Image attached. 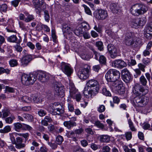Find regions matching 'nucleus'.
<instances>
[{
	"mask_svg": "<svg viewBox=\"0 0 152 152\" xmlns=\"http://www.w3.org/2000/svg\"><path fill=\"white\" fill-rule=\"evenodd\" d=\"M37 80L36 75L33 74L27 75L23 74L21 77L22 84L26 86L32 85Z\"/></svg>",
	"mask_w": 152,
	"mask_h": 152,
	"instance_id": "4",
	"label": "nucleus"
},
{
	"mask_svg": "<svg viewBox=\"0 0 152 152\" xmlns=\"http://www.w3.org/2000/svg\"><path fill=\"white\" fill-rule=\"evenodd\" d=\"M86 85L88 89L93 91L95 93H98L99 90V82L95 79H91L87 82Z\"/></svg>",
	"mask_w": 152,
	"mask_h": 152,
	"instance_id": "6",
	"label": "nucleus"
},
{
	"mask_svg": "<svg viewBox=\"0 0 152 152\" xmlns=\"http://www.w3.org/2000/svg\"><path fill=\"white\" fill-rule=\"evenodd\" d=\"M106 33L112 38H115L116 37V34L114 32L110 29H107L105 31Z\"/></svg>",
	"mask_w": 152,
	"mask_h": 152,
	"instance_id": "42",
	"label": "nucleus"
},
{
	"mask_svg": "<svg viewBox=\"0 0 152 152\" xmlns=\"http://www.w3.org/2000/svg\"><path fill=\"white\" fill-rule=\"evenodd\" d=\"M90 69V66L87 64H84L83 67L80 68V69H83V70L86 71L87 72L89 73V69Z\"/></svg>",
	"mask_w": 152,
	"mask_h": 152,
	"instance_id": "57",
	"label": "nucleus"
},
{
	"mask_svg": "<svg viewBox=\"0 0 152 152\" xmlns=\"http://www.w3.org/2000/svg\"><path fill=\"white\" fill-rule=\"evenodd\" d=\"M15 117L14 115L5 118V121L6 123L10 124H11L14 120L15 119Z\"/></svg>",
	"mask_w": 152,
	"mask_h": 152,
	"instance_id": "49",
	"label": "nucleus"
},
{
	"mask_svg": "<svg viewBox=\"0 0 152 152\" xmlns=\"http://www.w3.org/2000/svg\"><path fill=\"white\" fill-rule=\"evenodd\" d=\"M75 132L70 131L67 133V136L68 137L73 138V140L75 141L77 140L76 137L75 136Z\"/></svg>",
	"mask_w": 152,
	"mask_h": 152,
	"instance_id": "38",
	"label": "nucleus"
},
{
	"mask_svg": "<svg viewBox=\"0 0 152 152\" xmlns=\"http://www.w3.org/2000/svg\"><path fill=\"white\" fill-rule=\"evenodd\" d=\"M15 50L18 52H20L23 50L22 48L20 45L19 44H16L14 46Z\"/></svg>",
	"mask_w": 152,
	"mask_h": 152,
	"instance_id": "55",
	"label": "nucleus"
},
{
	"mask_svg": "<svg viewBox=\"0 0 152 152\" xmlns=\"http://www.w3.org/2000/svg\"><path fill=\"white\" fill-rule=\"evenodd\" d=\"M142 127L145 130L149 129L150 130H152V128L150 127V124L146 123H144Z\"/></svg>",
	"mask_w": 152,
	"mask_h": 152,
	"instance_id": "59",
	"label": "nucleus"
},
{
	"mask_svg": "<svg viewBox=\"0 0 152 152\" xmlns=\"http://www.w3.org/2000/svg\"><path fill=\"white\" fill-rule=\"evenodd\" d=\"M140 91L141 92V96H143L148 93L149 88L148 87L140 86Z\"/></svg>",
	"mask_w": 152,
	"mask_h": 152,
	"instance_id": "28",
	"label": "nucleus"
},
{
	"mask_svg": "<svg viewBox=\"0 0 152 152\" xmlns=\"http://www.w3.org/2000/svg\"><path fill=\"white\" fill-rule=\"evenodd\" d=\"M32 2L34 5L39 8L44 4V1L43 0H33Z\"/></svg>",
	"mask_w": 152,
	"mask_h": 152,
	"instance_id": "26",
	"label": "nucleus"
},
{
	"mask_svg": "<svg viewBox=\"0 0 152 152\" xmlns=\"http://www.w3.org/2000/svg\"><path fill=\"white\" fill-rule=\"evenodd\" d=\"M125 135L126 139L127 140H130L132 138V133L131 132H126Z\"/></svg>",
	"mask_w": 152,
	"mask_h": 152,
	"instance_id": "58",
	"label": "nucleus"
},
{
	"mask_svg": "<svg viewBox=\"0 0 152 152\" xmlns=\"http://www.w3.org/2000/svg\"><path fill=\"white\" fill-rule=\"evenodd\" d=\"M62 30L64 33L68 34L72 33V29L69 24L64 23L62 25Z\"/></svg>",
	"mask_w": 152,
	"mask_h": 152,
	"instance_id": "20",
	"label": "nucleus"
},
{
	"mask_svg": "<svg viewBox=\"0 0 152 152\" xmlns=\"http://www.w3.org/2000/svg\"><path fill=\"white\" fill-rule=\"evenodd\" d=\"M8 9V6L5 4H2L0 6V11L1 13H6Z\"/></svg>",
	"mask_w": 152,
	"mask_h": 152,
	"instance_id": "36",
	"label": "nucleus"
},
{
	"mask_svg": "<svg viewBox=\"0 0 152 152\" xmlns=\"http://www.w3.org/2000/svg\"><path fill=\"white\" fill-rule=\"evenodd\" d=\"M83 30L79 25L76 28L74 31V33L77 36H79L83 33Z\"/></svg>",
	"mask_w": 152,
	"mask_h": 152,
	"instance_id": "31",
	"label": "nucleus"
},
{
	"mask_svg": "<svg viewBox=\"0 0 152 152\" xmlns=\"http://www.w3.org/2000/svg\"><path fill=\"white\" fill-rule=\"evenodd\" d=\"M146 18L143 17L141 18H137L132 20L131 22V25L133 28H136L139 26H143L146 22Z\"/></svg>",
	"mask_w": 152,
	"mask_h": 152,
	"instance_id": "11",
	"label": "nucleus"
},
{
	"mask_svg": "<svg viewBox=\"0 0 152 152\" xmlns=\"http://www.w3.org/2000/svg\"><path fill=\"white\" fill-rule=\"evenodd\" d=\"M140 86L138 85H135L133 87L132 92L133 94L137 96H141V92L140 91Z\"/></svg>",
	"mask_w": 152,
	"mask_h": 152,
	"instance_id": "24",
	"label": "nucleus"
},
{
	"mask_svg": "<svg viewBox=\"0 0 152 152\" xmlns=\"http://www.w3.org/2000/svg\"><path fill=\"white\" fill-rule=\"evenodd\" d=\"M145 29H146L148 31L152 32V22L149 23L147 25Z\"/></svg>",
	"mask_w": 152,
	"mask_h": 152,
	"instance_id": "62",
	"label": "nucleus"
},
{
	"mask_svg": "<svg viewBox=\"0 0 152 152\" xmlns=\"http://www.w3.org/2000/svg\"><path fill=\"white\" fill-rule=\"evenodd\" d=\"M110 148L108 146H104L102 147V152H110Z\"/></svg>",
	"mask_w": 152,
	"mask_h": 152,
	"instance_id": "64",
	"label": "nucleus"
},
{
	"mask_svg": "<svg viewBox=\"0 0 152 152\" xmlns=\"http://www.w3.org/2000/svg\"><path fill=\"white\" fill-rule=\"evenodd\" d=\"M23 139L22 138L19 137H18L16 138V141L15 143V147L16 148L20 149L23 148L25 147V144L24 143H22Z\"/></svg>",
	"mask_w": 152,
	"mask_h": 152,
	"instance_id": "19",
	"label": "nucleus"
},
{
	"mask_svg": "<svg viewBox=\"0 0 152 152\" xmlns=\"http://www.w3.org/2000/svg\"><path fill=\"white\" fill-rule=\"evenodd\" d=\"M77 93H78V90L76 89L69 90V96L72 98H75V96Z\"/></svg>",
	"mask_w": 152,
	"mask_h": 152,
	"instance_id": "45",
	"label": "nucleus"
},
{
	"mask_svg": "<svg viewBox=\"0 0 152 152\" xmlns=\"http://www.w3.org/2000/svg\"><path fill=\"white\" fill-rule=\"evenodd\" d=\"M77 75L80 79L85 80L88 78L89 73L80 69L77 72Z\"/></svg>",
	"mask_w": 152,
	"mask_h": 152,
	"instance_id": "17",
	"label": "nucleus"
},
{
	"mask_svg": "<svg viewBox=\"0 0 152 152\" xmlns=\"http://www.w3.org/2000/svg\"><path fill=\"white\" fill-rule=\"evenodd\" d=\"M112 66L116 68L121 69L126 66V63L122 60L117 59L113 61Z\"/></svg>",
	"mask_w": 152,
	"mask_h": 152,
	"instance_id": "13",
	"label": "nucleus"
},
{
	"mask_svg": "<svg viewBox=\"0 0 152 152\" xmlns=\"http://www.w3.org/2000/svg\"><path fill=\"white\" fill-rule=\"evenodd\" d=\"M128 123L130 130L133 132L137 131V129L134 126V124L130 119H128Z\"/></svg>",
	"mask_w": 152,
	"mask_h": 152,
	"instance_id": "34",
	"label": "nucleus"
},
{
	"mask_svg": "<svg viewBox=\"0 0 152 152\" xmlns=\"http://www.w3.org/2000/svg\"><path fill=\"white\" fill-rule=\"evenodd\" d=\"M11 128L10 126H5L3 129H0V132L1 133H8L11 131Z\"/></svg>",
	"mask_w": 152,
	"mask_h": 152,
	"instance_id": "40",
	"label": "nucleus"
},
{
	"mask_svg": "<svg viewBox=\"0 0 152 152\" xmlns=\"http://www.w3.org/2000/svg\"><path fill=\"white\" fill-rule=\"evenodd\" d=\"M105 110V106L103 105H100L97 109V111L100 113L104 112Z\"/></svg>",
	"mask_w": 152,
	"mask_h": 152,
	"instance_id": "60",
	"label": "nucleus"
},
{
	"mask_svg": "<svg viewBox=\"0 0 152 152\" xmlns=\"http://www.w3.org/2000/svg\"><path fill=\"white\" fill-rule=\"evenodd\" d=\"M8 42L16 43L18 44L19 43L20 41L18 40L17 37L15 35H13L9 37L7 39Z\"/></svg>",
	"mask_w": 152,
	"mask_h": 152,
	"instance_id": "25",
	"label": "nucleus"
},
{
	"mask_svg": "<svg viewBox=\"0 0 152 152\" xmlns=\"http://www.w3.org/2000/svg\"><path fill=\"white\" fill-rule=\"evenodd\" d=\"M99 61L100 64H104L106 63V59L103 55L100 56L99 57Z\"/></svg>",
	"mask_w": 152,
	"mask_h": 152,
	"instance_id": "52",
	"label": "nucleus"
},
{
	"mask_svg": "<svg viewBox=\"0 0 152 152\" xmlns=\"http://www.w3.org/2000/svg\"><path fill=\"white\" fill-rule=\"evenodd\" d=\"M113 78V82L118 81L120 78V74L119 71L115 69H111Z\"/></svg>",
	"mask_w": 152,
	"mask_h": 152,
	"instance_id": "22",
	"label": "nucleus"
},
{
	"mask_svg": "<svg viewBox=\"0 0 152 152\" xmlns=\"http://www.w3.org/2000/svg\"><path fill=\"white\" fill-rule=\"evenodd\" d=\"M107 50L112 58H115L117 56V50L113 45L109 44L107 45Z\"/></svg>",
	"mask_w": 152,
	"mask_h": 152,
	"instance_id": "15",
	"label": "nucleus"
},
{
	"mask_svg": "<svg viewBox=\"0 0 152 152\" xmlns=\"http://www.w3.org/2000/svg\"><path fill=\"white\" fill-rule=\"evenodd\" d=\"M94 15L97 19L102 20L107 17L108 13L106 10L100 9L96 10L94 12Z\"/></svg>",
	"mask_w": 152,
	"mask_h": 152,
	"instance_id": "9",
	"label": "nucleus"
},
{
	"mask_svg": "<svg viewBox=\"0 0 152 152\" xmlns=\"http://www.w3.org/2000/svg\"><path fill=\"white\" fill-rule=\"evenodd\" d=\"M96 45L98 49L100 51H103L104 50L103 43L101 41L97 42L96 43Z\"/></svg>",
	"mask_w": 152,
	"mask_h": 152,
	"instance_id": "43",
	"label": "nucleus"
},
{
	"mask_svg": "<svg viewBox=\"0 0 152 152\" xmlns=\"http://www.w3.org/2000/svg\"><path fill=\"white\" fill-rule=\"evenodd\" d=\"M82 6L84 7L85 12L87 14L90 15H91V12L89 7L85 4L82 5Z\"/></svg>",
	"mask_w": 152,
	"mask_h": 152,
	"instance_id": "56",
	"label": "nucleus"
},
{
	"mask_svg": "<svg viewBox=\"0 0 152 152\" xmlns=\"http://www.w3.org/2000/svg\"><path fill=\"white\" fill-rule=\"evenodd\" d=\"M48 129L49 132L52 133L56 131V127L52 124H50L48 126Z\"/></svg>",
	"mask_w": 152,
	"mask_h": 152,
	"instance_id": "53",
	"label": "nucleus"
},
{
	"mask_svg": "<svg viewBox=\"0 0 152 152\" xmlns=\"http://www.w3.org/2000/svg\"><path fill=\"white\" fill-rule=\"evenodd\" d=\"M121 76L124 81L128 83L131 80V75L127 69H123L121 72Z\"/></svg>",
	"mask_w": 152,
	"mask_h": 152,
	"instance_id": "14",
	"label": "nucleus"
},
{
	"mask_svg": "<svg viewBox=\"0 0 152 152\" xmlns=\"http://www.w3.org/2000/svg\"><path fill=\"white\" fill-rule=\"evenodd\" d=\"M10 70L8 69H5L2 67H0V75L5 73L7 74H9Z\"/></svg>",
	"mask_w": 152,
	"mask_h": 152,
	"instance_id": "51",
	"label": "nucleus"
},
{
	"mask_svg": "<svg viewBox=\"0 0 152 152\" xmlns=\"http://www.w3.org/2000/svg\"><path fill=\"white\" fill-rule=\"evenodd\" d=\"M144 36L147 39H151L152 37V32L150 31H148L146 29H145L144 31Z\"/></svg>",
	"mask_w": 152,
	"mask_h": 152,
	"instance_id": "41",
	"label": "nucleus"
},
{
	"mask_svg": "<svg viewBox=\"0 0 152 152\" xmlns=\"http://www.w3.org/2000/svg\"><path fill=\"white\" fill-rule=\"evenodd\" d=\"M32 99L34 102L36 103H38L42 102V99L39 97H38L37 94H33L31 96Z\"/></svg>",
	"mask_w": 152,
	"mask_h": 152,
	"instance_id": "32",
	"label": "nucleus"
},
{
	"mask_svg": "<svg viewBox=\"0 0 152 152\" xmlns=\"http://www.w3.org/2000/svg\"><path fill=\"white\" fill-rule=\"evenodd\" d=\"M94 124L98 128L101 129H103L104 127V125L102 123H101L99 121H95Z\"/></svg>",
	"mask_w": 152,
	"mask_h": 152,
	"instance_id": "50",
	"label": "nucleus"
},
{
	"mask_svg": "<svg viewBox=\"0 0 152 152\" xmlns=\"http://www.w3.org/2000/svg\"><path fill=\"white\" fill-rule=\"evenodd\" d=\"M148 10L146 6L140 4H136L131 7V12L132 14L134 16H138L145 13Z\"/></svg>",
	"mask_w": 152,
	"mask_h": 152,
	"instance_id": "1",
	"label": "nucleus"
},
{
	"mask_svg": "<svg viewBox=\"0 0 152 152\" xmlns=\"http://www.w3.org/2000/svg\"><path fill=\"white\" fill-rule=\"evenodd\" d=\"M38 114L41 117H43L47 114L46 112L42 109H41L38 112Z\"/></svg>",
	"mask_w": 152,
	"mask_h": 152,
	"instance_id": "63",
	"label": "nucleus"
},
{
	"mask_svg": "<svg viewBox=\"0 0 152 152\" xmlns=\"http://www.w3.org/2000/svg\"><path fill=\"white\" fill-rule=\"evenodd\" d=\"M9 64L12 67L17 66L18 64L17 61L15 59H12L9 61Z\"/></svg>",
	"mask_w": 152,
	"mask_h": 152,
	"instance_id": "54",
	"label": "nucleus"
},
{
	"mask_svg": "<svg viewBox=\"0 0 152 152\" xmlns=\"http://www.w3.org/2000/svg\"><path fill=\"white\" fill-rule=\"evenodd\" d=\"M140 83L143 86H145L147 83V80L143 75H142L140 78Z\"/></svg>",
	"mask_w": 152,
	"mask_h": 152,
	"instance_id": "39",
	"label": "nucleus"
},
{
	"mask_svg": "<svg viewBox=\"0 0 152 152\" xmlns=\"http://www.w3.org/2000/svg\"><path fill=\"white\" fill-rule=\"evenodd\" d=\"M53 85L54 89L57 93V95L61 97H64L65 95L64 86L61 83L57 82H55Z\"/></svg>",
	"mask_w": 152,
	"mask_h": 152,
	"instance_id": "10",
	"label": "nucleus"
},
{
	"mask_svg": "<svg viewBox=\"0 0 152 152\" xmlns=\"http://www.w3.org/2000/svg\"><path fill=\"white\" fill-rule=\"evenodd\" d=\"M81 58L83 59L88 60L90 58V56L87 54L82 53L81 56Z\"/></svg>",
	"mask_w": 152,
	"mask_h": 152,
	"instance_id": "61",
	"label": "nucleus"
},
{
	"mask_svg": "<svg viewBox=\"0 0 152 152\" xmlns=\"http://www.w3.org/2000/svg\"><path fill=\"white\" fill-rule=\"evenodd\" d=\"M110 9L113 13H116L118 11V9L117 7V5L115 4H111L110 6Z\"/></svg>",
	"mask_w": 152,
	"mask_h": 152,
	"instance_id": "37",
	"label": "nucleus"
},
{
	"mask_svg": "<svg viewBox=\"0 0 152 152\" xmlns=\"http://www.w3.org/2000/svg\"><path fill=\"white\" fill-rule=\"evenodd\" d=\"M79 25L82 29H84L85 31L88 30L90 28L89 25L86 22H83Z\"/></svg>",
	"mask_w": 152,
	"mask_h": 152,
	"instance_id": "33",
	"label": "nucleus"
},
{
	"mask_svg": "<svg viewBox=\"0 0 152 152\" xmlns=\"http://www.w3.org/2000/svg\"><path fill=\"white\" fill-rule=\"evenodd\" d=\"M63 138L61 135L58 136L56 138V142L58 145H61L63 141Z\"/></svg>",
	"mask_w": 152,
	"mask_h": 152,
	"instance_id": "47",
	"label": "nucleus"
},
{
	"mask_svg": "<svg viewBox=\"0 0 152 152\" xmlns=\"http://www.w3.org/2000/svg\"><path fill=\"white\" fill-rule=\"evenodd\" d=\"M13 125L15 130L18 132H19L21 129L23 127V124L18 122L14 123Z\"/></svg>",
	"mask_w": 152,
	"mask_h": 152,
	"instance_id": "30",
	"label": "nucleus"
},
{
	"mask_svg": "<svg viewBox=\"0 0 152 152\" xmlns=\"http://www.w3.org/2000/svg\"><path fill=\"white\" fill-rule=\"evenodd\" d=\"M149 101V98L143 96H135L134 99V102L135 106L143 107L147 104Z\"/></svg>",
	"mask_w": 152,
	"mask_h": 152,
	"instance_id": "5",
	"label": "nucleus"
},
{
	"mask_svg": "<svg viewBox=\"0 0 152 152\" xmlns=\"http://www.w3.org/2000/svg\"><path fill=\"white\" fill-rule=\"evenodd\" d=\"M76 121V118L75 117L72 118L71 120L68 121H65L64 123V126L69 129H71V128L77 125V124L75 122Z\"/></svg>",
	"mask_w": 152,
	"mask_h": 152,
	"instance_id": "16",
	"label": "nucleus"
},
{
	"mask_svg": "<svg viewBox=\"0 0 152 152\" xmlns=\"http://www.w3.org/2000/svg\"><path fill=\"white\" fill-rule=\"evenodd\" d=\"M38 79L41 82L46 83L49 80L50 75L45 72H40L37 74Z\"/></svg>",
	"mask_w": 152,
	"mask_h": 152,
	"instance_id": "12",
	"label": "nucleus"
},
{
	"mask_svg": "<svg viewBox=\"0 0 152 152\" xmlns=\"http://www.w3.org/2000/svg\"><path fill=\"white\" fill-rule=\"evenodd\" d=\"M117 83V81L110 83V88L113 91L117 92L120 94H124V88L122 82H120Z\"/></svg>",
	"mask_w": 152,
	"mask_h": 152,
	"instance_id": "7",
	"label": "nucleus"
},
{
	"mask_svg": "<svg viewBox=\"0 0 152 152\" xmlns=\"http://www.w3.org/2000/svg\"><path fill=\"white\" fill-rule=\"evenodd\" d=\"M49 111L54 115H59L63 113L64 110L61 104L58 103H54V104H50L47 108Z\"/></svg>",
	"mask_w": 152,
	"mask_h": 152,
	"instance_id": "3",
	"label": "nucleus"
},
{
	"mask_svg": "<svg viewBox=\"0 0 152 152\" xmlns=\"http://www.w3.org/2000/svg\"><path fill=\"white\" fill-rule=\"evenodd\" d=\"M102 93L106 96H110L111 95L110 91L108 90L105 88H103L102 90Z\"/></svg>",
	"mask_w": 152,
	"mask_h": 152,
	"instance_id": "48",
	"label": "nucleus"
},
{
	"mask_svg": "<svg viewBox=\"0 0 152 152\" xmlns=\"http://www.w3.org/2000/svg\"><path fill=\"white\" fill-rule=\"evenodd\" d=\"M100 137V140L102 142H108L110 140V137L106 135H102Z\"/></svg>",
	"mask_w": 152,
	"mask_h": 152,
	"instance_id": "29",
	"label": "nucleus"
},
{
	"mask_svg": "<svg viewBox=\"0 0 152 152\" xmlns=\"http://www.w3.org/2000/svg\"><path fill=\"white\" fill-rule=\"evenodd\" d=\"M112 72V69H110L107 71L105 75L106 80L107 81L110 82V83L113 82V78Z\"/></svg>",
	"mask_w": 152,
	"mask_h": 152,
	"instance_id": "21",
	"label": "nucleus"
},
{
	"mask_svg": "<svg viewBox=\"0 0 152 152\" xmlns=\"http://www.w3.org/2000/svg\"><path fill=\"white\" fill-rule=\"evenodd\" d=\"M32 60V57L31 55L25 56L21 60V66L24 67L27 66Z\"/></svg>",
	"mask_w": 152,
	"mask_h": 152,
	"instance_id": "18",
	"label": "nucleus"
},
{
	"mask_svg": "<svg viewBox=\"0 0 152 152\" xmlns=\"http://www.w3.org/2000/svg\"><path fill=\"white\" fill-rule=\"evenodd\" d=\"M83 94L85 96L86 98H92V96H94L97 93H95L94 92H93V91L92 90H90L89 91H88L86 90H84Z\"/></svg>",
	"mask_w": 152,
	"mask_h": 152,
	"instance_id": "23",
	"label": "nucleus"
},
{
	"mask_svg": "<svg viewBox=\"0 0 152 152\" xmlns=\"http://www.w3.org/2000/svg\"><path fill=\"white\" fill-rule=\"evenodd\" d=\"M22 116L25 118L27 119L30 121H33V117L31 114L28 113H24L22 115Z\"/></svg>",
	"mask_w": 152,
	"mask_h": 152,
	"instance_id": "35",
	"label": "nucleus"
},
{
	"mask_svg": "<svg viewBox=\"0 0 152 152\" xmlns=\"http://www.w3.org/2000/svg\"><path fill=\"white\" fill-rule=\"evenodd\" d=\"M24 13L26 17L25 18V21L26 22H28L34 19V16L32 15H30L28 12H25Z\"/></svg>",
	"mask_w": 152,
	"mask_h": 152,
	"instance_id": "27",
	"label": "nucleus"
},
{
	"mask_svg": "<svg viewBox=\"0 0 152 152\" xmlns=\"http://www.w3.org/2000/svg\"><path fill=\"white\" fill-rule=\"evenodd\" d=\"M21 99L25 102L30 103L32 101V98L28 96H24L22 97Z\"/></svg>",
	"mask_w": 152,
	"mask_h": 152,
	"instance_id": "44",
	"label": "nucleus"
},
{
	"mask_svg": "<svg viewBox=\"0 0 152 152\" xmlns=\"http://www.w3.org/2000/svg\"><path fill=\"white\" fill-rule=\"evenodd\" d=\"M60 68L68 76H70L73 72V70L71 66L69 64L64 62L61 63Z\"/></svg>",
	"mask_w": 152,
	"mask_h": 152,
	"instance_id": "8",
	"label": "nucleus"
},
{
	"mask_svg": "<svg viewBox=\"0 0 152 152\" xmlns=\"http://www.w3.org/2000/svg\"><path fill=\"white\" fill-rule=\"evenodd\" d=\"M136 38L133 36L131 33L129 32L126 33L125 35L124 43L128 46H132L137 47L140 44V39L137 38L135 41Z\"/></svg>",
	"mask_w": 152,
	"mask_h": 152,
	"instance_id": "2",
	"label": "nucleus"
},
{
	"mask_svg": "<svg viewBox=\"0 0 152 152\" xmlns=\"http://www.w3.org/2000/svg\"><path fill=\"white\" fill-rule=\"evenodd\" d=\"M44 18L46 22H49L50 19V16L48 11L47 10L44 11Z\"/></svg>",
	"mask_w": 152,
	"mask_h": 152,
	"instance_id": "46",
	"label": "nucleus"
}]
</instances>
